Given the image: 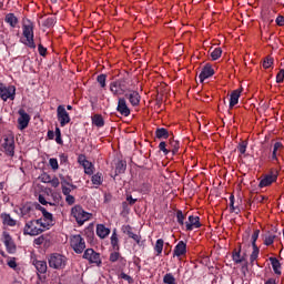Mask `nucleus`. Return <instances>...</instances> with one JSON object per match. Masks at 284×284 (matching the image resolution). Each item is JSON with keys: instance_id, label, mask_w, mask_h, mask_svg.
Masks as SVG:
<instances>
[{"instance_id": "obj_1", "label": "nucleus", "mask_w": 284, "mask_h": 284, "mask_svg": "<svg viewBox=\"0 0 284 284\" xmlns=\"http://www.w3.org/2000/svg\"><path fill=\"white\" fill-rule=\"evenodd\" d=\"M109 90L113 97H123L130 90V81L128 78H119L109 84Z\"/></svg>"}, {"instance_id": "obj_2", "label": "nucleus", "mask_w": 284, "mask_h": 284, "mask_svg": "<svg viewBox=\"0 0 284 284\" xmlns=\"http://www.w3.org/2000/svg\"><path fill=\"white\" fill-rule=\"evenodd\" d=\"M47 260L51 270H65L68 265V257L61 253H51L47 256Z\"/></svg>"}, {"instance_id": "obj_3", "label": "nucleus", "mask_w": 284, "mask_h": 284, "mask_svg": "<svg viewBox=\"0 0 284 284\" xmlns=\"http://www.w3.org/2000/svg\"><path fill=\"white\" fill-rule=\"evenodd\" d=\"M22 34L26 38L24 45L34 50L37 44L34 43V23L28 21L22 26Z\"/></svg>"}, {"instance_id": "obj_4", "label": "nucleus", "mask_w": 284, "mask_h": 284, "mask_svg": "<svg viewBox=\"0 0 284 284\" xmlns=\"http://www.w3.org/2000/svg\"><path fill=\"white\" fill-rule=\"evenodd\" d=\"M71 214L75 219L78 225H83L85 221H90V219L92 217V214L85 212V210H83L81 205H75L74 207H72Z\"/></svg>"}, {"instance_id": "obj_5", "label": "nucleus", "mask_w": 284, "mask_h": 284, "mask_svg": "<svg viewBox=\"0 0 284 284\" xmlns=\"http://www.w3.org/2000/svg\"><path fill=\"white\" fill-rule=\"evenodd\" d=\"M82 258L89 261L90 265H95L101 267L103 265V260H101V253L94 251V248H87L83 253Z\"/></svg>"}, {"instance_id": "obj_6", "label": "nucleus", "mask_w": 284, "mask_h": 284, "mask_svg": "<svg viewBox=\"0 0 284 284\" xmlns=\"http://www.w3.org/2000/svg\"><path fill=\"white\" fill-rule=\"evenodd\" d=\"M24 236H39V234H43V230L39 226L38 220L28 221L23 229Z\"/></svg>"}, {"instance_id": "obj_7", "label": "nucleus", "mask_w": 284, "mask_h": 284, "mask_svg": "<svg viewBox=\"0 0 284 284\" xmlns=\"http://www.w3.org/2000/svg\"><path fill=\"white\" fill-rule=\"evenodd\" d=\"M17 97V88L14 85H6L3 82H0V99L2 101H14Z\"/></svg>"}, {"instance_id": "obj_8", "label": "nucleus", "mask_w": 284, "mask_h": 284, "mask_svg": "<svg viewBox=\"0 0 284 284\" xmlns=\"http://www.w3.org/2000/svg\"><path fill=\"white\" fill-rule=\"evenodd\" d=\"M70 246L72 247L75 254H83L85 251V240L80 234L72 235L70 237Z\"/></svg>"}, {"instance_id": "obj_9", "label": "nucleus", "mask_w": 284, "mask_h": 284, "mask_svg": "<svg viewBox=\"0 0 284 284\" xmlns=\"http://www.w3.org/2000/svg\"><path fill=\"white\" fill-rule=\"evenodd\" d=\"M57 116L61 128H65V125L72 121V119H70V113H68L63 104L58 105Z\"/></svg>"}, {"instance_id": "obj_10", "label": "nucleus", "mask_w": 284, "mask_h": 284, "mask_svg": "<svg viewBox=\"0 0 284 284\" xmlns=\"http://www.w3.org/2000/svg\"><path fill=\"white\" fill-rule=\"evenodd\" d=\"M278 179V172L277 171H271L268 174H265L262 180L260 181L258 187H270L272 183H276Z\"/></svg>"}, {"instance_id": "obj_11", "label": "nucleus", "mask_w": 284, "mask_h": 284, "mask_svg": "<svg viewBox=\"0 0 284 284\" xmlns=\"http://www.w3.org/2000/svg\"><path fill=\"white\" fill-rule=\"evenodd\" d=\"M2 236H3V243H4L8 254H16L17 253V244H14V241L12 240V236H10V233L3 232Z\"/></svg>"}, {"instance_id": "obj_12", "label": "nucleus", "mask_w": 284, "mask_h": 284, "mask_svg": "<svg viewBox=\"0 0 284 284\" xmlns=\"http://www.w3.org/2000/svg\"><path fill=\"white\" fill-rule=\"evenodd\" d=\"M18 114V128L20 130H26V128L30 125V114H28V112H26L23 109H19Z\"/></svg>"}, {"instance_id": "obj_13", "label": "nucleus", "mask_w": 284, "mask_h": 284, "mask_svg": "<svg viewBox=\"0 0 284 284\" xmlns=\"http://www.w3.org/2000/svg\"><path fill=\"white\" fill-rule=\"evenodd\" d=\"M203 224H201V217L190 215L189 221L185 222L186 232H192V230H199Z\"/></svg>"}, {"instance_id": "obj_14", "label": "nucleus", "mask_w": 284, "mask_h": 284, "mask_svg": "<svg viewBox=\"0 0 284 284\" xmlns=\"http://www.w3.org/2000/svg\"><path fill=\"white\" fill-rule=\"evenodd\" d=\"M116 112H119L122 116H130V106H128V101H125V98L118 99Z\"/></svg>"}, {"instance_id": "obj_15", "label": "nucleus", "mask_w": 284, "mask_h": 284, "mask_svg": "<svg viewBox=\"0 0 284 284\" xmlns=\"http://www.w3.org/2000/svg\"><path fill=\"white\" fill-rule=\"evenodd\" d=\"M7 156H14V138H4V142L2 144Z\"/></svg>"}, {"instance_id": "obj_16", "label": "nucleus", "mask_w": 284, "mask_h": 284, "mask_svg": "<svg viewBox=\"0 0 284 284\" xmlns=\"http://www.w3.org/2000/svg\"><path fill=\"white\" fill-rule=\"evenodd\" d=\"M210 77H214V69L212 68V64L206 63L199 75L200 83H203V81L210 79Z\"/></svg>"}, {"instance_id": "obj_17", "label": "nucleus", "mask_w": 284, "mask_h": 284, "mask_svg": "<svg viewBox=\"0 0 284 284\" xmlns=\"http://www.w3.org/2000/svg\"><path fill=\"white\" fill-rule=\"evenodd\" d=\"M185 254H187V244L183 241H180L174 250H173V257H181V256H185Z\"/></svg>"}, {"instance_id": "obj_18", "label": "nucleus", "mask_w": 284, "mask_h": 284, "mask_svg": "<svg viewBox=\"0 0 284 284\" xmlns=\"http://www.w3.org/2000/svg\"><path fill=\"white\" fill-rule=\"evenodd\" d=\"M124 97L129 100L133 108H136L141 104V94H139L138 91L132 90L130 93H125Z\"/></svg>"}, {"instance_id": "obj_19", "label": "nucleus", "mask_w": 284, "mask_h": 284, "mask_svg": "<svg viewBox=\"0 0 284 284\" xmlns=\"http://www.w3.org/2000/svg\"><path fill=\"white\" fill-rule=\"evenodd\" d=\"M78 161H79L80 165L83 166L84 174H88L89 176L94 174V171L92 170L93 169L92 162L88 161L85 159V155H80Z\"/></svg>"}, {"instance_id": "obj_20", "label": "nucleus", "mask_w": 284, "mask_h": 284, "mask_svg": "<svg viewBox=\"0 0 284 284\" xmlns=\"http://www.w3.org/2000/svg\"><path fill=\"white\" fill-rule=\"evenodd\" d=\"M20 214L22 219H30L31 216H34V209L32 206V203H26L20 207Z\"/></svg>"}, {"instance_id": "obj_21", "label": "nucleus", "mask_w": 284, "mask_h": 284, "mask_svg": "<svg viewBox=\"0 0 284 284\" xmlns=\"http://www.w3.org/2000/svg\"><path fill=\"white\" fill-rule=\"evenodd\" d=\"M33 265L39 274H47L48 272V262L36 260L33 261Z\"/></svg>"}, {"instance_id": "obj_22", "label": "nucleus", "mask_w": 284, "mask_h": 284, "mask_svg": "<svg viewBox=\"0 0 284 284\" xmlns=\"http://www.w3.org/2000/svg\"><path fill=\"white\" fill-rule=\"evenodd\" d=\"M0 219L3 225H8L9 227H14V225H17V220L12 219L9 213H1Z\"/></svg>"}, {"instance_id": "obj_23", "label": "nucleus", "mask_w": 284, "mask_h": 284, "mask_svg": "<svg viewBox=\"0 0 284 284\" xmlns=\"http://www.w3.org/2000/svg\"><path fill=\"white\" fill-rule=\"evenodd\" d=\"M97 234H98L99 239H108V236H110V229H108L103 224H98L97 225Z\"/></svg>"}, {"instance_id": "obj_24", "label": "nucleus", "mask_w": 284, "mask_h": 284, "mask_svg": "<svg viewBox=\"0 0 284 284\" xmlns=\"http://www.w3.org/2000/svg\"><path fill=\"white\" fill-rule=\"evenodd\" d=\"M239 99H241V90L237 89L231 93L230 104H229L230 110H232L234 105L239 104Z\"/></svg>"}, {"instance_id": "obj_25", "label": "nucleus", "mask_w": 284, "mask_h": 284, "mask_svg": "<svg viewBox=\"0 0 284 284\" xmlns=\"http://www.w3.org/2000/svg\"><path fill=\"white\" fill-rule=\"evenodd\" d=\"M268 261L272 265L274 274H277V276H281V274H282V272H281V262L278 261V258L270 257Z\"/></svg>"}, {"instance_id": "obj_26", "label": "nucleus", "mask_w": 284, "mask_h": 284, "mask_svg": "<svg viewBox=\"0 0 284 284\" xmlns=\"http://www.w3.org/2000/svg\"><path fill=\"white\" fill-rule=\"evenodd\" d=\"M91 121L92 125H95V128H103V125H105V120H103V115L101 114H94Z\"/></svg>"}, {"instance_id": "obj_27", "label": "nucleus", "mask_w": 284, "mask_h": 284, "mask_svg": "<svg viewBox=\"0 0 284 284\" xmlns=\"http://www.w3.org/2000/svg\"><path fill=\"white\" fill-rule=\"evenodd\" d=\"M4 21L6 23H9L11 28H17V23H19V19L17 16H14V13H8L4 17Z\"/></svg>"}, {"instance_id": "obj_28", "label": "nucleus", "mask_w": 284, "mask_h": 284, "mask_svg": "<svg viewBox=\"0 0 284 284\" xmlns=\"http://www.w3.org/2000/svg\"><path fill=\"white\" fill-rule=\"evenodd\" d=\"M43 221H47L44 225H54V215L52 213L48 212V210H44L42 212V217Z\"/></svg>"}, {"instance_id": "obj_29", "label": "nucleus", "mask_w": 284, "mask_h": 284, "mask_svg": "<svg viewBox=\"0 0 284 284\" xmlns=\"http://www.w3.org/2000/svg\"><path fill=\"white\" fill-rule=\"evenodd\" d=\"M111 245L115 252H119V234H116V229L113 230L111 235Z\"/></svg>"}, {"instance_id": "obj_30", "label": "nucleus", "mask_w": 284, "mask_h": 284, "mask_svg": "<svg viewBox=\"0 0 284 284\" xmlns=\"http://www.w3.org/2000/svg\"><path fill=\"white\" fill-rule=\"evenodd\" d=\"M108 74L105 73H101L97 77V83H99L100 88H102V90H105V88H108Z\"/></svg>"}, {"instance_id": "obj_31", "label": "nucleus", "mask_w": 284, "mask_h": 284, "mask_svg": "<svg viewBox=\"0 0 284 284\" xmlns=\"http://www.w3.org/2000/svg\"><path fill=\"white\" fill-rule=\"evenodd\" d=\"M156 139H170V132L165 128H159L155 130Z\"/></svg>"}, {"instance_id": "obj_32", "label": "nucleus", "mask_w": 284, "mask_h": 284, "mask_svg": "<svg viewBox=\"0 0 284 284\" xmlns=\"http://www.w3.org/2000/svg\"><path fill=\"white\" fill-rule=\"evenodd\" d=\"M232 258L234 261V263H236V265L243 263V261H245L244 256H241V246L239 250H234L233 254H232Z\"/></svg>"}, {"instance_id": "obj_33", "label": "nucleus", "mask_w": 284, "mask_h": 284, "mask_svg": "<svg viewBox=\"0 0 284 284\" xmlns=\"http://www.w3.org/2000/svg\"><path fill=\"white\" fill-rule=\"evenodd\" d=\"M91 182L93 185H97L99 187V185L103 184V173H95L94 175H92L91 178Z\"/></svg>"}, {"instance_id": "obj_34", "label": "nucleus", "mask_w": 284, "mask_h": 284, "mask_svg": "<svg viewBox=\"0 0 284 284\" xmlns=\"http://www.w3.org/2000/svg\"><path fill=\"white\" fill-rule=\"evenodd\" d=\"M128 168V163L125 161H119L115 165V174L119 175V174H123V172H125Z\"/></svg>"}, {"instance_id": "obj_35", "label": "nucleus", "mask_w": 284, "mask_h": 284, "mask_svg": "<svg viewBox=\"0 0 284 284\" xmlns=\"http://www.w3.org/2000/svg\"><path fill=\"white\" fill-rule=\"evenodd\" d=\"M168 148H169L170 152H172V154H178L180 143H179V141L170 140Z\"/></svg>"}, {"instance_id": "obj_36", "label": "nucleus", "mask_w": 284, "mask_h": 284, "mask_svg": "<svg viewBox=\"0 0 284 284\" xmlns=\"http://www.w3.org/2000/svg\"><path fill=\"white\" fill-rule=\"evenodd\" d=\"M252 247H253V251L250 255V262H251V265H254V261H256V258H258V254H261V248H258L257 245H254Z\"/></svg>"}, {"instance_id": "obj_37", "label": "nucleus", "mask_w": 284, "mask_h": 284, "mask_svg": "<svg viewBox=\"0 0 284 284\" xmlns=\"http://www.w3.org/2000/svg\"><path fill=\"white\" fill-rule=\"evenodd\" d=\"M151 190H152V184L144 182L139 186L138 192H140V194H150Z\"/></svg>"}, {"instance_id": "obj_38", "label": "nucleus", "mask_w": 284, "mask_h": 284, "mask_svg": "<svg viewBox=\"0 0 284 284\" xmlns=\"http://www.w3.org/2000/svg\"><path fill=\"white\" fill-rule=\"evenodd\" d=\"M164 241L163 239H159L156 240L155 242V246H154V250L156 252V256H161V254H163V245H164Z\"/></svg>"}, {"instance_id": "obj_39", "label": "nucleus", "mask_w": 284, "mask_h": 284, "mask_svg": "<svg viewBox=\"0 0 284 284\" xmlns=\"http://www.w3.org/2000/svg\"><path fill=\"white\" fill-rule=\"evenodd\" d=\"M276 239V235L272 234V233H267L264 235V245H266L267 247H270V245L274 244V240Z\"/></svg>"}, {"instance_id": "obj_40", "label": "nucleus", "mask_w": 284, "mask_h": 284, "mask_svg": "<svg viewBox=\"0 0 284 284\" xmlns=\"http://www.w3.org/2000/svg\"><path fill=\"white\" fill-rule=\"evenodd\" d=\"M55 24H57V18H54V17L47 18V19L42 22V26H43L44 28H54Z\"/></svg>"}, {"instance_id": "obj_41", "label": "nucleus", "mask_w": 284, "mask_h": 284, "mask_svg": "<svg viewBox=\"0 0 284 284\" xmlns=\"http://www.w3.org/2000/svg\"><path fill=\"white\" fill-rule=\"evenodd\" d=\"M163 283L164 284H176V277L172 273H166L163 276Z\"/></svg>"}, {"instance_id": "obj_42", "label": "nucleus", "mask_w": 284, "mask_h": 284, "mask_svg": "<svg viewBox=\"0 0 284 284\" xmlns=\"http://www.w3.org/2000/svg\"><path fill=\"white\" fill-rule=\"evenodd\" d=\"M176 216V222L179 223V225H185V214H183V211L178 210L175 213Z\"/></svg>"}, {"instance_id": "obj_43", "label": "nucleus", "mask_w": 284, "mask_h": 284, "mask_svg": "<svg viewBox=\"0 0 284 284\" xmlns=\"http://www.w3.org/2000/svg\"><path fill=\"white\" fill-rule=\"evenodd\" d=\"M223 54V50L221 48H215L212 52H211V59L212 61H217V59H221V55Z\"/></svg>"}, {"instance_id": "obj_44", "label": "nucleus", "mask_w": 284, "mask_h": 284, "mask_svg": "<svg viewBox=\"0 0 284 284\" xmlns=\"http://www.w3.org/2000/svg\"><path fill=\"white\" fill-rule=\"evenodd\" d=\"M229 201H230V211L232 213L239 214V212H241V209L234 206V194L230 195Z\"/></svg>"}, {"instance_id": "obj_45", "label": "nucleus", "mask_w": 284, "mask_h": 284, "mask_svg": "<svg viewBox=\"0 0 284 284\" xmlns=\"http://www.w3.org/2000/svg\"><path fill=\"white\" fill-rule=\"evenodd\" d=\"M169 144L165 142H160L159 144V150L160 152H163L164 156H168L170 154V146H168Z\"/></svg>"}, {"instance_id": "obj_46", "label": "nucleus", "mask_w": 284, "mask_h": 284, "mask_svg": "<svg viewBox=\"0 0 284 284\" xmlns=\"http://www.w3.org/2000/svg\"><path fill=\"white\" fill-rule=\"evenodd\" d=\"M109 261L111 263H116V261H123V257H121V253L113 252V253L110 254Z\"/></svg>"}, {"instance_id": "obj_47", "label": "nucleus", "mask_w": 284, "mask_h": 284, "mask_svg": "<svg viewBox=\"0 0 284 284\" xmlns=\"http://www.w3.org/2000/svg\"><path fill=\"white\" fill-rule=\"evenodd\" d=\"M126 234L129 239H133V241H135L136 245H141V235L134 234V232H132V229Z\"/></svg>"}, {"instance_id": "obj_48", "label": "nucleus", "mask_w": 284, "mask_h": 284, "mask_svg": "<svg viewBox=\"0 0 284 284\" xmlns=\"http://www.w3.org/2000/svg\"><path fill=\"white\" fill-rule=\"evenodd\" d=\"M237 150L240 154H245V152H247V141L240 142L237 145Z\"/></svg>"}, {"instance_id": "obj_49", "label": "nucleus", "mask_w": 284, "mask_h": 284, "mask_svg": "<svg viewBox=\"0 0 284 284\" xmlns=\"http://www.w3.org/2000/svg\"><path fill=\"white\" fill-rule=\"evenodd\" d=\"M55 143H58V145H63V139H61V129L59 126L55 128Z\"/></svg>"}, {"instance_id": "obj_50", "label": "nucleus", "mask_w": 284, "mask_h": 284, "mask_svg": "<svg viewBox=\"0 0 284 284\" xmlns=\"http://www.w3.org/2000/svg\"><path fill=\"white\" fill-rule=\"evenodd\" d=\"M37 221H39V227H41L43 230V232H45V230H50V227L54 226V225H45V223H48V221H44L42 217L38 219Z\"/></svg>"}, {"instance_id": "obj_51", "label": "nucleus", "mask_w": 284, "mask_h": 284, "mask_svg": "<svg viewBox=\"0 0 284 284\" xmlns=\"http://www.w3.org/2000/svg\"><path fill=\"white\" fill-rule=\"evenodd\" d=\"M261 234V230H255L251 237L252 246L256 245V241H258V235Z\"/></svg>"}, {"instance_id": "obj_52", "label": "nucleus", "mask_w": 284, "mask_h": 284, "mask_svg": "<svg viewBox=\"0 0 284 284\" xmlns=\"http://www.w3.org/2000/svg\"><path fill=\"white\" fill-rule=\"evenodd\" d=\"M38 52L40 57H47L48 54V48L43 47V44H38Z\"/></svg>"}, {"instance_id": "obj_53", "label": "nucleus", "mask_w": 284, "mask_h": 284, "mask_svg": "<svg viewBox=\"0 0 284 284\" xmlns=\"http://www.w3.org/2000/svg\"><path fill=\"white\" fill-rule=\"evenodd\" d=\"M32 207H33V213L36 212H42L45 211V207L41 206V204H39L38 202L31 203Z\"/></svg>"}, {"instance_id": "obj_54", "label": "nucleus", "mask_w": 284, "mask_h": 284, "mask_svg": "<svg viewBox=\"0 0 284 284\" xmlns=\"http://www.w3.org/2000/svg\"><path fill=\"white\" fill-rule=\"evenodd\" d=\"M60 181H61V185L65 186V185H70V183H72V178L68 176H63V175H60Z\"/></svg>"}, {"instance_id": "obj_55", "label": "nucleus", "mask_w": 284, "mask_h": 284, "mask_svg": "<svg viewBox=\"0 0 284 284\" xmlns=\"http://www.w3.org/2000/svg\"><path fill=\"white\" fill-rule=\"evenodd\" d=\"M49 165L55 171L59 170V161L55 158L49 160Z\"/></svg>"}, {"instance_id": "obj_56", "label": "nucleus", "mask_w": 284, "mask_h": 284, "mask_svg": "<svg viewBox=\"0 0 284 284\" xmlns=\"http://www.w3.org/2000/svg\"><path fill=\"white\" fill-rule=\"evenodd\" d=\"M273 64H274V59L272 58H266L263 61V68H265V70H267V68H272Z\"/></svg>"}, {"instance_id": "obj_57", "label": "nucleus", "mask_w": 284, "mask_h": 284, "mask_svg": "<svg viewBox=\"0 0 284 284\" xmlns=\"http://www.w3.org/2000/svg\"><path fill=\"white\" fill-rule=\"evenodd\" d=\"M7 265L11 268V270H17V257H11L8 262Z\"/></svg>"}, {"instance_id": "obj_58", "label": "nucleus", "mask_w": 284, "mask_h": 284, "mask_svg": "<svg viewBox=\"0 0 284 284\" xmlns=\"http://www.w3.org/2000/svg\"><path fill=\"white\" fill-rule=\"evenodd\" d=\"M38 201H39V203H41V205H55L54 203H52V202H48L47 200H45V196H43V195H39V197H38Z\"/></svg>"}, {"instance_id": "obj_59", "label": "nucleus", "mask_w": 284, "mask_h": 284, "mask_svg": "<svg viewBox=\"0 0 284 284\" xmlns=\"http://www.w3.org/2000/svg\"><path fill=\"white\" fill-rule=\"evenodd\" d=\"M283 81H284V70L282 69L276 74V83H283Z\"/></svg>"}, {"instance_id": "obj_60", "label": "nucleus", "mask_w": 284, "mask_h": 284, "mask_svg": "<svg viewBox=\"0 0 284 284\" xmlns=\"http://www.w3.org/2000/svg\"><path fill=\"white\" fill-rule=\"evenodd\" d=\"M51 180H52V178H51L50 174H48V173H43V174L41 175V182H42V183H50Z\"/></svg>"}, {"instance_id": "obj_61", "label": "nucleus", "mask_w": 284, "mask_h": 284, "mask_svg": "<svg viewBox=\"0 0 284 284\" xmlns=\"http://www.w3.org/2000/svg\"><path fill=\"white\" fill-rule=\"evenodd\" d=\"M77 200L74 199V196L73 195H65V202L68 203V205H74V202H75Z\"/></svg>"}, {"instance_id": "obj_62", "label": "nucleus", "mask_w": 284, "mask_h": 284, "mask_svg": "<svg viewBox=\"0 0 284 284\" xmlns=\"http://www.w3.org/2000/svg\"><path fill=\"white\" fill-rule=\"evenodd\" d=\"M49 183H50L51 187H59V185H60L59 178L55 176V178L51 179V181Z\"/></svg>"}, {"instance_id": "obj_63", "label": "nucleus", "mask_w": 284, "mask_h": 284, "mask_svg": "<svg viewBox=\"0 0 284 284\" xmlns=\"http://www.w3.org/2000/svg\"><path fill=\"white\" fill-rule=\"evenodd\" d=\"M120 278H122L123 281H128V283H133L132 276H130L125 273H121Z\"/></svg>"}, {"instance_id": "obj_64", "label": "nucleus", "mask_w": 284, "mask_h": 284, "mask_svg": "<svg viewBox=\"0 0 284 284\" xmlns=\"http://www.w3.org/2000/svg\"><path fill=\"white\" fill-rule=\"evenodd\" d=\"M275 23H276V26H280L281 28H283L284 17L283 16H277V18L275 19Z\"/></svg>"}]
</instances>
